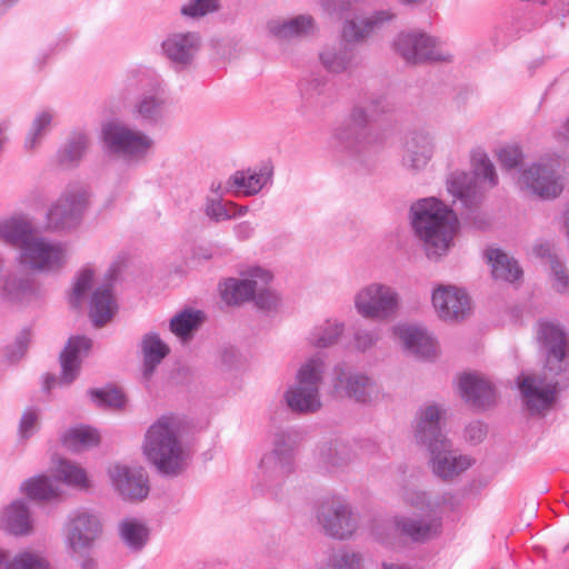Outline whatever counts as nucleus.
<instances>
[{
	"label": "nucleus",
	"mask_w": 569,
	"mask_h": 569,
	"mask_svg": "<svg viewBox=\"0 0 569 569\" xmlns=\"http://www.w3.org/2000/svg\"><path fill=\"white\" fill-rule=\"evenodd\" d=\"M31 342V332L23 329L16 338V341L8 349V358L14 362L20 360L27 352Z\"/></svg>",
	"instance_id": "obj_60"
},
{
	"label": "nucleus",
	"mask_w": 569,
	"mask_h": 569,
	"mask_svg": "<svg viewBox=\"0 0 569 569\" xmlns=\"http://www.w3.org/2000/svg\"><path fill=\"white\" fill-rule=\"evenodd\" d=\"M233 231L239 240H247L252 237L254 228L250 222L242 221L233 227Z\"/></svg>",
	"instance_id": "obj_64"
},
{
	"label": "nucleus",
	"mask_w": 569,
	"mask_h": 569,
	"mask_svg": "<svg viewBox=\"0 0 569 569\" xmlns=\"http://www.w3.org/2000/svg\"><path fill=\"white\" fill-rule=\"evenodd\" d=\"M522 405L531 416H545L553 407L558 392L569 379L553 376L542 369L541 375H521L517 378Z\"/></svg>",
	"instance_id": "obj_9"
},
{
	"label": "nucleus",
	"mask_w": 569,
	"mask_h": 569,
	"mask_svg": "<svg viewBox=\"0 0 569 569\" xmlns=\"http://www.w3.org/2000/svg\"><path fill=\"white\" fill-rule=\"evenodd\" d=\"M402 500L407 506L426 513V517L402 515L393 519L396 532L412 542H426L438 537L442 526L439 513L443 508L453 509L456 506L451 492L431 496L426 491L406 489Z\"/></svg>",
	"instance_id": "obj_2"
},
{
	"label": "nucleus",
	"mask_w": 569,
	"mask_h": 569,
	"mask_svg": "<svg viewBox=\"0 0 569 569\" xmlns=\"http://www.w3.org/2000/svg\"><path fill=\"white\" fill-rule=\"evenodd\" d=\"M395 14L389 10H380L365 19H348L342 23L340 39L349 46L368 38L375 30L392 21Z\"/></svg>",
	"instance_id": "obj_32"
},
{
	"label": "nucleus",
	"mask_w": 569,
	"mask_h": 569,
	"mask_svg": "<svg viewBox=\"0 0 569 569\" xmlns=\"http://www.w3.org/2000/svg\"><path fill=\"white\" fill-rule=\"evenodd\" d=\"M69 256L70 252L66 243L37 233L19 253V262L31 271L56 274L67 266Z\"/></svg>",
	"instance_id": "obj_10"
},
{
	"label": "nucleus",
	"mask_w": 569,
	"mask_h": 569,
	"mask_svg": "<svg viewBox=\"0 0 569 569\" xmlns=\"http://www.w3.org/2000/svg\"><path fill=\"white\" fill-rule=\"evenodd\" d=\"M345 332V322L338 319H326L316 325L308 333V343L315 348H330L336 345Z\"/></svg>",
	"instance_id": "obj_41"
},
{
	"label": "nucleus",
	"mask_w": 569,
	"mask_h": 569,
	"mask_svg": "<svg viewBox=\"0 0 569 569\" xmlns=\"http://www.w3.org/2000/svg\"><path fill=\"white\" fill-rule=\"evenodd\" d=\"M435 137L427 130H415L407 134L403 143L402 164L412 172L423 170L435 153Z\"/></svg>",
	"instance_id": "obj_26"
},
{
	"label": "nucleus",
	"mask_w": 569,
	"mask_h": 569,
	"mask_svg": "<svg viewBox=\"0 0 569 569\" xmlns=\"http://www.w3.org/2000/svg\"><path fill=\"white\" fill-rule=\"evenodd\" d=\"M101 522L97 515L78 511L69 518L67 542L74 553L89 550L101 533Z\"/></svg>",
	"instance_id": "obj_22"
},
{
	"label": "nucleus",
	"mask_w": 569,
	"mask_h": 569,
	"mask_svg": "<svg viewBox=\"0 0 569 569\" xmlns=\"http://www.w3.org/2000/svg\"><path fill=\"white\" fill-rule=\"evenodd\" d=\"M380 340V330L378 328H359L353 335L355 348L358 351L366 352L372 349Z\"/></svg>",
	"instance_id": "obj_59"
},
{
	"label": "nucleus",
	"mask_w": 569,
	"mask_h": 569,
	"mask_svg": "<svg viewBox=\"0 0 569 569\" xmlns=\"http://www.w3.org/2000/svg\"><path fill=\"white\" fill-rule=\"evenodd\" d=\"M220 7V0H190L184 3L180 13L188 18H200L216 12Z\"/></svg>",
	"instance_id": "obj_58"
},
{
	"label": "nucleus",
	"mask_w": 569,
	"mask_h": 569,
	"mask_svg": "<svg viewBox=\"0 0 569 569\" xmlns=\"http://www.w3.org/2000/svg\"><path fill=\"white\" fill-rule=\"evenodd\" d=\"M0 569H50L48 560L39 552L23 550L6 562V556L0 550Z\"/></svg>",
	"instance_id": "obj_47"
},
{
	"label": "nucleus",
	"mask_w": 569,
	"mask_h": 569,
	"mask_svg": "<svg viewBox=\"0 0 569 569\" xmlns=\"http://www.w3.org/2000/svg\"><path fill=\"white\" fill-rule=\"evenodd\" d=\"M123 543L133 551H140L149 540V528L136 518L123 519L119 525Z\"/></svg>",
	"instance_id": "obj_43"
},
{
	"label": "nucleus",
	"mask_w": 569,
	"mask_h": 569,
	"mask_svg": "<svg viewBox=\"0 0 569 569\" xmlns=\"http://www.w3.org/2000/svg\"><path fill=\"white\" fill-rule=\"evenodd\" d=\"M519 186L542 199L556 198L562 191L559 176L551 164L533 163L519 177Z\"/></svg>",
	"instance_id": "obj_23"
},
{
	"label": "nucleus",
	"mask_w": 569,
	"mask_h": 569,
	"mask_svg": "<svg viewBox=\"0 0 569 569\" xmlns=\"http://www.w3.org/2000/svg\"><path fill=\"white\" fill-rule=\"evenodd\" d=\"M203 319V313L199 310L186 309L176 315L170 320V330L182 340L192 337Z\"/></svg>",
	"instance_id": "obj_48"
},
{
	"label": "nucleus",
	"mask_w": 569,
	"mask_h": 569,
	"mask_svg": "<svg viewBox=\"0 0 569 569\" xmlns=\"http://www.w3.org/2000/svg\"><path fill=\"white\" fill-rule=\"evenodd\" d=\"M32 517L27 502L12 501L0 516V526L14 536H27L32 532Z\"/></svg>",
	"instance_id": "obj_36"
},
{
	"label": "nucleus",
	"mask_w": 569,
	"mask_h": 569,
	"mask_svg": "<svg viewBox=\"0 0 569 569\" xmlns=\"http://www.w3.org/2000/svg\"><path fill=\"white\" fill-rule=\"evenodd\" d=\"M295 471V463L282 457L266 452L259 463L256 473L257 486L268 491L272 498L281 499V487L286 479Z\"/></svg>",
	"instance_id": "obj_19"
},
{
	"label": "nucleus",
	"mask_w": 569,
	"mask_h": 569,
	"mask_svg": "<svg viewBox=\"0 0 569 569\" xmlns=\"http://www.w3.org/2000/svg\"><path fill=\"white\" fill-rule=\"evenodd\" d=\"M432 305L438 317L445 321L465 319L471 309L470 298L455 286H439L432 292Z\"/></svg>",
	"instance_id": "obj_25"
},
{
	"label": "nucleus",
	"mask_w": 569,
	"mask_h": 569,
	"mask_svg": "<svg viewBox=\"0 0 569 569\" xmlns=\"http://www.w3.org/2000/svg\"><path fill=\"white\" fill-rule=\"evenodd\" d=\"M101 136L111 156L132 164L143 162L154 147V140L149 134L121 121L103 124Z\"/></svg>",
	"instance_id": "obj_7"
},
{
	"label": "nucleus",
	"mask_w": 569,
	"mask_h": 569,
	"mask_svg": "<svg viewBox=\"0 0 569 569\" xmlns=\"http://www.w3.org/2000/svg\"><path fill=\"white\" fill-rule=\"evenodd\" d=\"M317 519L325 533L339 540L352 537L359 526L358 516L343 500H323L317 511Z\"/></svg>",
	"instance_id": "obj_13"
},
{
	"label": "nucleus",
	"mask_w": 569,
	"mask_h": 569,
	"mask_svg": "<svg viewBox=\"0 0 569 569\" xmlns=\"http://www.w3.org/2000/svg\"><path fill=\"white\" fill-rule=\"evenodd\" d=\"M271 279L272 276L270 272L267 279L258 278L257 289H254V296L251 300L254 301L259 309L271 310L276 308L279 302L278 295L268 287Z\"/></svg>",
	"instance_id": "obj_57"
},
{
	"label": "nucleus",
	"mask_w": 569,
	"mask_h": 569,
	"mask_svg": "<svg viewBox=\"0 0 569 569\" xmlns=\"http://www.w3.org/2000/svg\"><path fill=\"white\" fill-rule=\"evenodd\" d=\"M317 459L328 471L345 469L355 459L351 447L339 439L322 441L317 448Z\"/></svg>",
	"instance_id": "obj_35"
},
{
	"label": "nucleus",
	"mask_w": 569,
	"mask_h": 569,
	"mask_svg": "<svg viewBox=\"0 0 569 569\" xmlns=\"http://www.w3.org/2000/svg\"><path fill=\"white\" fill-rule=\"evenodd\" d=\"M300 93L301 108L306 114L319 113L333 100L328 79L323 74H310L303 79L300 84Z\"/></svg>",
	"instance_id": "obj_31"
},
{
	"label": "nucleus",
	"mask_w": 569,
	"mask_h": 569,
	"mask_svg": "<svg viewBox=\"0 0 569 569\" xmlns=\"http://www.w3.org/2000/svg\"><path fill=\"white\" fill-rule=\"evenodd\" d=\"M472 172L453 171L447 179L448 192L463 207L477 206L485 192L498 184V174L491 160L485 153L472 158Z\"/></svg>",
	"instance_id": "obj_6"
},
{
	"label": "nucleus",
	"mask_w": 569,
	"mask_h": 569,
	"mask_svg": "<svg viewBox=\"0 0 569 569\" xmlns=\"http://www.w3.org/2000/svg\"><path fill=\"white\" fill-rule=\"evenodd\" d=\"M353 305L362 318L381 322L398 315L401 298L396 288L382 282H371L357 291Z\"/></svg>",
	"instance_id": "obj_11"
},
{
	"label": "nucleus",
	"mask_w": 569,
	"mask_h": 569,
	"mask_svg": "<svg viewBox=\"0 0 569 569\" xmlns=\"http://www.w3.org/2000/svg\"><path fill=\"white\" fill-rule=\"evenodd\" d=\"M117 303L110 284H102L92 293L90 300V318L96 327H102L114 316Z\"/></svg>",
	"instance_id": "obj_39"
},
{
	"label": "nucleus",
	"mask_w": 569,
	"mask_h": 569,
	"mask_svg": "<svg viewBox=\"0 0 569 569\" xmlns=\"http://www.w3.org/2000/svg\"><path fill=\"white\" fill-rule=\"evenodd\" d=\"M326 369V355L319 352L307 358L300 365L295 382L283 395V399L291 411L313 413L321 408L320 386Z\"/></svg>",
	"instance_id": "obj_4"
},
{
	"label": "nucleus",
	"mask_w": 569,
	"mask_h": 569,
	"mask_svg": "<svg viewBox=\"0 0 569 569\" xmlns=\"http://www.w3.org/2000/svg\"><path fill=\"white\" fill-rule=\"evenodd\" d=\"M91 339L84 336L71 337L60 353L61 375H49L44 381V388L50 390L56 386H69L77 378L81 362L91 349Z\"/></svg>",
	"instance_id": "obj_16"
},
{
	"label": "nucleus",
	"mask_w": 569,
	"mask_h": 569,
	"mask_svg": "<svg viewBox=\"0 0 569 569\" xmlns=\"http://www.w3.org/2000/svg\"><path fill=\"white\" fill-rule=\"evenodd\" d=\"M318 58L325 70L335 74L348 72L356 64L355 48L339 39L325 43Z\"/></svg>",
	"instance_id": "obj_33"
},
{
	"label": "nucleus",
	"mask_w": 569,
	"mask_h": 569,
	"mask_svg": "<svg viewBox=\"0 0 569 569\" xmlns=\"http://www.w3.org/2000/svg\"><path fill=\"white\" fill-rule=\"evenodd\" d=\"M487 435L486 427L480 422H472L466 428V437L469 441L478 443Z\"/></svg>",
	"instance_id": "obj_63"
},
{
	"label": "nucleus",
	"mask_w": 569,
	"mask_h": 569,
	"mask_svg": "<svg viewBox=\"0 0 569 569\" xmlns=\"http://www.w3.org/2000/svg\"><path fill=\"white\" fill-rule=\"evenodd\" d=\"M412 227L429 259L445 256L452 242L457 217L436 198L421 199L411 206Z\"/></svg>",
	"instance_id": "obj_3"
},
{
	"label": "nucleus",
	"mask_w": 569,
	"mask_h": 569,
	"mask_svg": "<svg viewBox=\"0 0 569 569\" xmlns=\"http://www.w3.org/2000/svg\"><path fill=\"white\" fill-rule=\"evenodd\" d=\"M22 490L33 500H50L60 495L59 481L47 476H37L27 480Z\"/></svg>",
	"instance_id": "obj_46"
},
{
	"label": "nucleus",
	"mask_w": 569,
	"mask_h": 569,
	"mask_svg": "<svg viewBox=\"0 0 569 569\" xmlns=\"http://www.w3.org/2000/svg\"><path fill=\"white\" fill-rule=\"evenodd\" d=\"M271 170L267 167L256 171H237L228 181L226 191L242 192L246 196L257 194L271 179Z\"/></svg>",
	"instance_id": "obj_37"
},
{
	"label": "nucleus",
	"mask_w": 569,
	"mask_h": 569,
	"mask_svg": "<svg viewBox=\"0 0 569 569\" xmlns=\"http://www.w3.org/2000/svg\"><path fill=\"white\" fill-rule=\"evenodd\" d=\"M447 409L443 405L430 402L425 405L417 413L415 426V439L418 443L431 450L439 446H446L449 440L441 430V421Z\"/></svg>",
	"instance_id": "obj_18"
},
{
	"label": "nucleus",
	"mask_w": 569,
	"mask_h": 569,
	"mask_svg": "<svg viewBox=\"0 0 569 569\" xmlns=\"http://www.w3.org/2000/svg\"><path fill=\"white\" fill-rule=\"evenodd\" d=\"M93 283V271L86 268L79 272L76 278L69 302L72 308H80L83 299L87 297L88 291L91 289Z\"/></svg>",
	"instance_id": "obj_55"
},
{
	"label": "nucleus",
	"mask_w": 569,
	"mask_h": 569,
	"mask_svg": "<svg viewBox=\"0 0 569 569\" xmlns=\"http://www.w3.org/2000/svg\"><path fill=\"white\" fill-rule=\"evenodd\" d=\"M536 338L546 372L569 379V335L563 326L541 319L536 323Z\"/></svg>",
	"instance_id": "obj_8"
},
{
	"label": "nucleus",
	"mask_w": 569,
	"mask_h": 569,
	"mask_svg": "<svg viewBox=\"0 0 569 569\" xmlns=\"http://www.w3.org/2000/svg\"><path fill=\"white\" fill-rule=\"evenodd\" d=\"M393 47L407 63L451 61V54L443 50L441 42L426 32H401L395 39Z\"/></svg>",
	"instance_id": "obj_12"
},
{
	"label": "nucleus",
	"mask_w": 569,
	"mask_h": 569,
	"mask_svg": "<svg viewBox=\"0 0 569 569\" xmlns=\"http://www.w3.org/2000/svg\"><path fill=\"white\" fill-rule=\"evenodd\" d=\"M428 451L433 475L445 481L452 480L471 466V460L467 456L458 455L450 441Z\"/></svg>",
	"instance_id": "obj_30"
},
{
	"label": "nucleus",
	"mask_w": 569,
	"mask_h": 569,
	"mask_svg": "<svg viewBox=\"0 0 569 569\" xmlns=\"http://www.w3.org/2000/svg\"><path fill=\"white\" fill-rule=\"evenodd\" d=\"M238 204L232 201H223L222 194L208 197L204 206L206 216L214 221H226L237 216Z\"/></svg>",
	"instance_id": "obj_51"
},
{
	"label": "nucleus",
	"mask_w": 569,
	"mask_h": 569,
	"mask_svg": "<svg viewBox=\"0 0 569 569\" xmlns=\"http://www.w3.org/2000/svg\"><path fill=\"white\" fill-rule=\"evenodd\" d=\"M39 413L34 409H27L21 417L19 435L22 439L30 438L38 429Z\"/></svg>",
	"instance_id": "obj_61"
},
{
	"label": "nucleus",
	"mask_w": 569,
	"mask_h": 569,
	"mask_svg": "<svg viewBox=\"0 0 569 569\" xmlns=\"http://www.w3.org/2000/svg\"><path fill=\"white\" fill-rule=\"evenodd\" d=\"M241 278H228L220 283V295L222 300L229 306H238L250 301L257 289L258 278L267 279L269 271L252 267L241 273Z\"/></svg>",
	"instance_id": "obj_28"
},
{
	"label": "nucleus",
	"mask_w": 569,
	"mask_h": 569,
	"mask_svg": "<svg viewBox=\"0 0 569 569\" xmlns=\"http://www.w3.org/2000/svg\"><path fill=\"white\" fill-rule=\"evenodd\" d=\"M52 119L53 113L50 110H43L36 116L26 139V148L33 149L39 143L49 131Z\"/></svg>",
	"instance_id": "obj_54"
},
{
	"label": "nucleus",
	"mask_w": 569,
	"mask_h": 569,
	"mask_svg": "<svg viewBox=\"0 0 569 569\" xmlns=\"http://www.w3.org/2000/svg\"><path fill=\"white\" fill-rule=\"evenodd\" d=\"M537 253L539 256H548L550 261V268L556 278V289L559 292H565L569 289V274L563 262L556 256L550 253V248L548 244H540L537 248Z\"/></svg>",
	"instance_id": "obj_52"
},
{
	"label": "nucleus",
	"mask_w": 569,
	"mask_h": 569,
	"mask_svg": "<svg viewBox=\"0 0 569 569\" xmlns=\"http://www.w3.org/2000/svg\"><path fill=\"white\" fill-rule=\"evenodd\" d=\"M63 445L72 450L89 449L99 443L98 432L90 427H76L69 429L62 437Z\"/></svg>",
	"instance_id": "obj_49"
},
{
	"label": "nucleus",
	"mask_w": 569,
	"mask_h": 569,
	"mask_svg": "<svg viewBox=\"0 0 569 569\" xmlns=\"http://www.w3.org/2000/svg\"><path fill=\"white\" fill-rule=\"evenodd\" d=\"M333 373V388L338 393L361 403L372 400L376 386L369 376L352 369L346 363L337 365Z\"/></svg>",
	"instance_id": "obj_20"
},
{
	"label": "nucleus",
	"mask_w": 569,
	"mask_h": 569,
	"mask_svg": "<svg viewBox=\"0 0 569 569\" xmlns=\"http://www.w3.org/2000/svg\"><path fill=\"white\" fill-rule=\"evenodd\" d=\"M108 475L116 491L126 500L141 501L149 495L148 477L140 467L116 463Z\"/></svg>",
	"instance_id": "obj_21"
},
{
	"label": "nucleus",
	"mask_w": 569,
	"mask_h": 569,
	"mask_svg": "<svg viewBox=\"0 0 569 569\" xmlns=\"http://www.w3.org/2000/svg\"><path fill=\"white\" fill-rule=\"evenodd\" d=\"M270 36L279 40H301L317 34L318 26L311 14H298L290 18H273L266 24Z\"/></svg>",
	"instance_id": "obj_29"
},
{
	"label": "nucleus",
	"mask_w": 569,
	"mask_h": 569,
	"mask_svg": "<svg viewBox=\"0 0 569 569\" xmlns=\"http://www.w3.org/2000/svg\"><path fill=\"white\" fill-rule=\"evenodd\" d=\"M461 398L476 409H487L497 402V391L489 378L478 372H466L459 377Z\"/></svg>",
	"instance_id": "obj_27"
},
{
	"label": "nucleus",
	"mask_w": 569,
	"mask_h": 569,
	"mask_svg": "<svg viewBox=\"0 0 569 569\" xmlns=\"http://www.w3.org/2000/svg\"><path fill=\"white\" fill-rule=\"evenodd\" d=\"M187 422L177 415H163L147 429L142 441L146 460L164 477L182 475L190 462V450L184 440Z\"/></svg>",
	"instance_id": "obj_1"
},
{
	"label": "nucleus",
	"mask_w": 569,
	"mask_h": 569,
	"mask_svg": "<svg viewBox=\"0 0 569 569\" xmlns=\"http://www.w3.org/2000/svg\"><path fill=\"white\" fill-rule=\"evenodd\" d=\"M57 477L68 486L88 490L90 483L84 469L64 459H60L56 468Z\"/></svg>",
	"instance_id": "obj_50"
},
{
	"label": "nucleus",
	"mask_w": 569,
	"mask_h": 569,
	"mask_svg": "<svg viewBox=\"0 0 569 569\" xmlns=\"http://www.w3.org/2000/svg\"><path fill=\"white\" fill-rule=\"evenodd\" d=\"M36 232L31 224L23 220H9L0 224V237L8 243L17 246L21 253L26 243L34 238Z\"/></svg>",
	"instance_id": "obj_44"
},
{
	"label": "nucleus",
	"mask_w": 569,
	"mask_h": 569,
	"mask_svg": "<svg viewBox=\"0 0 569 569\" xmlns=\"http://www.w3.org/2000/svg\"><path fill=\"white\" fill-rule=\"evenodd\" d=\"M168 97L164 87L154 82L132 104V117L147 126L161 123L166 118Z\"/></svg>",
	"instance_id": "obj_24"
},
{
	"label": "nucleus",
	"mask_w": 569,
	"mask_h": 569,
	"mask_svg": "<svg viewBox=\"0 0 569 569\" xmlns=\"http://www.w3.org/2000/svg\"><path fill=\"white\" fill-rule=\"evenodd\" d=\"M201 48V37L196 31H177L169 33L161 43L163 56L174 70L189 69Z\"/></svg>",
	"instance_id": "obj_17"
},
{
	"label": "nucleus",
	"mask_w": 569,
	"mask_h": 569,
	"mask_svg": "<svg viewBox=\"0 0 569 569\" xmlns=\"http://www.w3.org/2000/svg\"><path fill=\"white\" fill-rule=\"evenodd\" d=\"M88 208V193L82 188L67 189L47 212V229L50 231L78 226Z\"/></svg>",
	"instance_id": "obj_14"
},
{
	"label": "nucleus",
	"mask_w": 569,
	"mask_h": 569,
	"mask_svg": "<svg viewBox=\"0 0 569 569\" xmlns=\"http://www.w3.org/2000/svg\"><path fill=\"white\" fill-rule=\"evenodd\" d=\"M486 257L491 266V273L495 279L507 282H515L522 276V270L513 257L496 248L486 250Z\"/></svg>",
	"instance_id": "obj_40"
},
{
	"label": "nucleus",
	"mask_w": 569,
	"mask_h": 569,
	"mask_svg": "<svg viewBox=\"0 0 569 569\" xmlns=\"http://www.w3.org/2000/svg\"><path fill=\"white\" fill-rule=\"evenodd\" d=\"M140 346L143 355L142 376L148 381L157 366L168 356L170 349L156 332L146 333Z\"/></svg>",
	"instance_id": "obj_38"
},
{
	"label": "nucleus",
	"mask_w": 569,
	"mask_h": 569,
	"mask_svg": "<svg viewBox=\"0 0 569 569\" xmlns=\"http://www.w3.org/2000/svg\"><path fill=\"white\" fill-rule=\"evenodd\" d=\"M391 109L390 102L383 96L371 98L367 107H355L348 118L333 133V138L341 148L360 152L379 140L377 130L370 124L369 113L380 114Z\"/></svg>",
	"instance_id": "obj_5"
},
{
	"label": "nucleus",
	"mask_w": 569,
	"mask_h": 569,
	"mask_svg": "<svg viewBox=\"0 0 569 569\" xmlns=\"http://www.w3.org/2000/svg\"><path fill=\"white\" fill-rule=\"evenodd\" d=\"M88 393L99 407L120 409L126 402L124 395L117 388L90 389Z\"/></svg>",
	"instance_id": "obj_56"
},
{
	"label": "nucleus",
	"mask_w": 569,
	"mask_h": 569,
	"mask_svg": "<svg viewBox=\"0 0 569 569\" xmlns=\"http://www.w3.org/2000/svg\"><path fill=\"white\" fill-rule=\"evenodd\" d=\"M393 333L403 348L416 357L430 358L436 353L433 338L421 327L398 325L393 328Z\"/></svg>",
	"instance_id": "obj_34"
},
{
	"label": "nucleus",
	"mask_w": 569,
	"mask_h": 569,
	"mask_svg": "<svg viewBox=\"0 0 569 569\" xmlns=\"http://www.w3.org/2000/svg\"><path fill=\"white\" fill-rule=\"evenodd\" d=\"M498 158L502 167L512 169L521 162L522 151L518 146H506L499 150Z\"/></svg>",
	"instance_id": "obj_62"
},
{
	"label": "nucleus",
	"mask_w": 569,
	"mask_h": 569,
	"mask_svg": "<svg viewBox=\"0 0 569 569\" xmlns=\"http://www.w3.org/2000/svg\"><path fill=\"white\" fill-rule=\"evenodd\" d=\"M362 556L351 550L332 553L321 569H361Z\"/></svg>",
	"instance_id": "obj_53"
},
{
	"label": "nucleus",
	"mask_w": 569,
	"mask_h": 569,
	"mask_svg": "<svg viewBox=\"0 0 569 569\" xmlns=\"http://www.w3.org/2000/svg\"><path fill=\"white\" fill-rule=\"evenodd\" d=\"M90 138L84 131L72 132L66 144L59 151V161L66 166L77 164L87 152Z\"/></svg>",
	"instance_id": "obj_45"
},
{
	"label": "nucleus",
	"mask_w": 569,
	"mask_h": 569,
	"mask_svg": "<svg viewBox=\"0 0 569 569\" xmlns=\"http://www.w3.org/2000/svg\"><path fill=\"white\" fill-rule=\"evenodd\" d=\"M43 297L41 286L23 271L8 272L0 280V300L14 308H23Z\"/></svg>",
	"instance_id": "obj_15"
},
{
	"label": "nucleus",
	"mask_w": 569,
	"mask_h": 569,
	"mask_svg": "<svg viewBox=\"0 0 569 569\" xmlns=\"http://www.w3.org/2000/svg\"><path fill=\"white\" fill-rule=\"evenodd\" d=\"M299 441L300 437L297 430L276 428L270 432V451L295 463Z\"/></svg>",
	"instance_id": "obj_42"
}]
</instances>
